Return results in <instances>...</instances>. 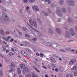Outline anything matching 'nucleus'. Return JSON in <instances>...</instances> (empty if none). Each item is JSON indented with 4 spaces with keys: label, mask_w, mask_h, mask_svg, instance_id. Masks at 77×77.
Instances as JSON below:
<instances>
[{
    "label": "nucleus",
    "mask_w": 77,
    "mask_h": 77,
    "mask_svg": "<svg viewBox=\"0 0 77 77\" xmlns=\"http://www.w3.org/2000/svg\"><path fill=\"white\" fill-rule=\"evenodd\" d=\"M32 77H38V76L36 75L35 73H33L32 75Z\"/></svg>",
    "instance_id": "obj_27"
},
{
    "label": "nucleus",
    "mask_w": 77,
    "mask_h": 77,
    "mask_svg": "<svg viewBox=\"0 0 77 77\" xmlns=\"http://www.w3.org/2000/svg\"><path fill=\"white\" fill-rule=\"evenodd\" d=\"M24 66H25L24 64H22L20 65V67L21 69H23V68L24 67Z\"/></svg>",
    "instance_id": "obj_19"
},
{
    "label": "nucleus",
    "mask_w": 77,
    "mask_h": 77,
    "mask_svg": "<svg viewBox=\"0 0 77 77\" xmlns=\"http://www.w3.org/2000/svg\"><path fill=\"white\" fill-rule=\"evenodd\" d=\"M33 68L34 69H35V70L37 72H40V71H39V70H38V69H37L35 67V66H33Z\"/></svg>",
    "instance_id": "obj_30"
},
{
    "label": "nucleus",
    "mask_w": 77,
    "mask_h": 77,
    "mask_svg": "<svg viewBox=\"0 0 77 77\" xmlns=\"http://www.w3.org/2000/svg\"><path fill=\"white\" fill-rule=\"evenodd\" d=\"M48 33L49 35H51L54 34V32H53V29H52L50 28L49 29Z\"/></svg>",
    "instance_id": "obj_11"
},
{
    "label": "nucleus",
    "mask_w": 77,
    "mask_h": 77,
    "mask_svg": "<svg viewBox=\"0 0 77 77\" xmlns=\"http://www.w3.org/2000/svg\"><path fill=\"white\" fill-rule=\"evenodd\" d=\"M32 41H36V38H34L32 39Z\"/></svg>",
    "instance_id": "obj_45"
},
{
    "label": "nucleus",
    "mask_w": 77,
    "mask_h": 77,
    "mask_svg": "<svg viewBox=\"0 0 77 77\" xmlns=\"http://www.w3.org/2000/svg\"><path fill=\"white\" fill-rule=\"evenodd\" d=\"M23 30H24V31H26V32H28L29 31L27 28H25L24 27H23Z\"/></svg>",
    "instance_id": "obj_29"
},
{
    "label": "nucleus",
    "mask_w": 77,
    "mask_h": 77,
    "mask_svg": "<svg viewBox=\"0 0 77 77\" xmlns=\"http://www.w3.org/2000/svg\"><path fill=\"white\" fill-rule=\"evenodd\" d=\"M45 45H46L47 46H48V42H45L44 43Z\"/></svg>",
    "instance_id": "obj_37"
},
{
    "label": "nucleus",
    "mask_w": 77,
    "mask_h": 77,
    "mask_svg": "<svg viewBox=\"0 0 77 77\" xmlns=\"http://www.w3.org/2000/svg\"><path fill=\"white\" fill-rule=\"evenodd\" d=\"M12 41H14V39L13 38H11L10 40V42H12Z\"/></svg>",
    "instance_id": "obj_57"
},
{
    "label": "nucleus",
    "mask_w": 77,
    "mask_h": 77,
    "mask_svg": "<svg viewBox=\"0 0 77 77\" xmlns=\"http://www.w3.org/2000/svg\"><path fill=\"white\" fill-rule=\"evenodd\" d=\"M0 43H1V44H3V42L2 41V40L1 39H0Z\"/></svg>",
    "instance_id": "obj_56"
},
{
    "label": "nucleus",
    "mask_w": 77,
    "mask_h": 77,
    "mask_svg": "<svg viewBox=\"0 0 77 77\" xmlns=\"http://www.w3.org/2000/svg\"><path fill=\"white\" fill-rule=\"evenodd\" d=\"M54 6H55V4L54 3H52V4L51 5V7L53 8V7H54Z\"/></svg>",
    "instance_id": "obj_43"
},
{
    "label": "nucleus",
    "mask_w": 77,
    "mask_h": 77,
    "mask_svg": "<svg viewBox=\"0 0 77 77\" xmlns=\"http://www.w3.org/2000/svg\"><path fill=\"white\" fill-rule=\"evenodd\" d=\"M10 68H11V69L9 71L11 72L13 71H14V69L15 68V64L14 63V62H12L11 63V65L10 66Z\"/></svg>",
    "instance_id": "obj_6"
},
{
    "label": "nucleus",
    "mask_w": 77,
    "mask_h": 77,
    "mask_svg": "<svg viewBox=\"0 0 77 77\" xmlns=\"http://www.w3.org/2000/svg\"><path fill=\"white\" fill-rule=\"evenodd\" d=\"M62 10L63 12H65L66 11V9L65 8H62Z\"/></svg>",
    "instance_id": "obj_41"
},
{
    "label": "nucleus",
    "mask_w": 77,
    "mask_h": 77,
    "mask_svg": "<svg viewBox=\"0 0 77 77\" xmlns=\"http://www.w3.org/2000/svg\"><path fill=\"white\" fill-rule=\"evenodd\" d=\"M76 69H77V67L76 66H74L72 69V70H73V71H74L75 70H76Z\"/></svg>",
    "instance_id": "obj_23"
},
{
    "label": "nucleus",
    "mask_w": 77,
    "mask_h": 77,
    "mask_svg": "<svg viewBox=\"0 0 77 77\" xmlns=\"http://www.w3.org/2000/svg\"><path fill=\"white\" fill-rule=\"evenodd\" d=\"M48 12L50 14H51V10H50V9H48Z\"/></svg>",
    "instance_id": "obj_47"
},
{
    "label": "nucleus",
    "mask_w": 77,
    "mask_h": 77,
    "mask_svg": "<svg viewBox=\"0 0 77 77\" xmlns=\"http://www.w3.org/2000/svg\"><path fill=\"white\" fill-rule=\"evenodd\" d=\"M28 24V26H29V27H31V28L32 29H33V30H35V31H36V32H38V33H39V32H38V31L36 30V29H35L34 28H33V27H32L30 26V25H29V24Z\"/></svg>",
    "instance_id": "obj_28"
},
{
    "label": "nucleus",
    "mask_w": 77,
    "mask_h": 77,
    "mask_svg": "<svg viewBox=\"0 0 77 77\" xmlns=\"http://www.w3.org/2000/svg\"><path fill=\"white\" fill-rule=\"evenodd\" d=\"M50 59L51 62H54V63H56V60L54 58H53V57H50Z\"/></svg>",
    "instance_id": "obj_18"
},
{
    "label": "nucleus",
    "mask_w": 77,
    "mask_h": 77,
    "mask_svg": "<svg viewBox=\"0 0 77 77\" xmlns=\"http://www.w3.org/2000/svg\"><path fill=\"white\" fill-rule=\"evenodd\" d=\"M42 67L44 68H45V69H47V67H46L45 66H43Z\"/></svg>",
    "instance_id": "obj_61"
},
{
    "label": "nucleus",
    "mask_w": 77,
    "mask_h": 77,
    "mask_svg": "<svg viewBox=\"0 0 77 77\" xmlns=\"http://www.w3.org/2000/svg\"><path fill=\"white\" fill-rule=\"evenodd\" d=\"M28 44H29V43L28 42H22V44H20V45L21 46H27Z\"/></svg>",
    "instance_id": "obj_12"
},
{
    "label": "nucleus",
    "mask_w": 77,
    "mask_h": 77,
    "mask_svg": "<svg viewBox=\"0 0 77 77\" xmlns=\"http://www.w3.org/2000/svg\"><path fill=\"white\" fill-rule=\"evenodd\" d=\"M26 10L27 11L28 13H30V11H29V9H30V8L29 7H26Z\"/></svg>",
    "instance_id": "obj_20"
},
{
    "label": "nucleus",
    "mask_w": 77,
    "mask_h": 77,
    "mask_svg": "<svg viewBox=\"0 0 77 77\" xmlns=\"http://www.w3.org/2000/svg\"><path fill=\"white\" fill-rule=\"evenodd\" d=\"M64 1L63 0H59V2L60 4L62 5L63 4Z\"/></svg>",
    "instance_id": "obj_21"
},
{
    "label": "nucleus",
    "mask_w": 77,
    "mask_h": 77,
    "mask_svg": "<svg viewBox=\"0 0 77 77\" xmlns=\"http://www.w3.org/2000/svg\"><path fill=\"white\" fill-rule=\"evenodd\" d=\"M11 36H8L7 38V39H11Z\"/></svg>",
    "instance_id": "obj_52"
},
{
    "label": "nucleus",
    "mask_w": 77,
    "mask_h": 77,
    "mask_svg": "<svg viewBox=\"0 0 77 77\" xmlns=\"http://www.w3.org/2000/svg\"><path fill=\"white\" fill-rule=\"evenodd\" d=\"M65 36L66 38H69L70 37V33H69L68 31L66 32Z\"/></svg>",
    "instance_id": "obj_9"
},
{
    "label": "nucleus",
    "mask_w": 77,
    "mask_h": 77,
    "mask_svg": "<svg viewBox=\"0 0 77 77\" xmlns=\"http://www.w3.org/2000/svg\"><path fill=\"white\" fill-rule=\"evenodd\" d=\"M74 76H77V70L75 71L74 73Z\"/></svg>",
    "instance_id": "obj_34"
},
{
    "label": "nucleus",
    "mask_w": 77,
    "mask_h": 77,
    "mask_svg": "<svg viewBox=\"0 0 77 77\" xmlns=\"http://www.w3.org/2000/svg\"><path fill=\"white\" fill-rule=\"evenodd\" d=\"M56 13L57 15L59 16V17H62L63 15L62 13V11H61L60 10V8L59 7H58L57 8Z\"/></svg>",
    "instance_id": "obj_3"
},
{
    "label": "nucleus",
    "mask_w": 77,
    "mask_h": 77,
    "mask_svg": "<svg viewBox=\"0 0 77 77\" xmlns=\"http://www.w3.org/2000/svg\"><path fill=\"white\" fill-rule=\"evenodd\" d=\"M25 77H31V74H29L26 75H25Z\"/></svg>",
    "instance_id": "obj_31"
},
{
    "label": "nucleus",
    "mask_w": 77,
    "mask_h": 77,
    "mask_svg": "<svg viewBox=\"0 0 77 77\" xmlns=\"http://www.w3.org/2000/svg\"><path fill=\"white\" fill-rule=\"evenodd\" d=\"M9 51L8 49L6 51V53H9Z\"/></svg>",
    "instance_id": "obj_54"
},
{
    "label": "nucleus",
    "mask_w": 77,
    "mask_h": 77,
    "mask_svg": "<svg viewBox=\"0 0 77 77\" xmlns=\"http://www.w3.org/2000/svg\"><path fill=\"white\" fill-rule=\"evenodd\" d=\"M25 50L27 52L29 53H32V51L28 48H25Z\"/></svg>",
    "instance_id": "obj_16"
},
{
    "label": "nucleus",
    "mask_w": 77,
    "mask_h": 77,
    "mask_svg": "<svg viewBox=\"0 0 77 77\" xmlns=\"http://www.w3.org/2000/svg\"><path fill=\"white\" fill-rule=\"evenodd\" d=\"M3 38L4 39V40H5V41H9V39L4 37H3Z\"/></svg>",
    "instance_id": "obj_33"
},
{
    "label": "nucleus",
    "mask_w": 77,
    "mask_h": 77,
    "mask_svg": "<svg viewBox=\"0 0 77 77\" xmlns=\"http://www.w3.org/2000/svg\"><path fill=\"white\" fill-rule=\"evenodd\" d=\"M11 51H14V48H11Z\"/></svg>",
    "instance_id": "obj_62"
},
{
    "label": "nucleus",
    "mask_w": 77,
    "mask_h": 77,
    "mask_svg": "<svg viewBox=\"0 0 77 77\" xmlns=\"http://www.w3.org/2000/svg\"><path fill=\"white\" fill-rule=\"evenodd\" d=\"M77 62V60L75 58L71 60L69 62V65H74Z\"/></svg>",
    "instance_id": "obj_5"
},
{
    "label": "nucleus",
    "mask_w": 77,
    "mask_h": 77,
    "mask_svg": "<svg viewBox=\"0 0 77 77\" xmlns=\"http://www.w3.org/2000/svg\"><path fill=\"white\" fill-rule=\"evenodd\" d=\"M25 36L26 37H28L29 38H30V36L29 35H27V34H26L25 35Z\"/></svg>",
    "instance_id": "obj_46"
},
{
    "label": "nucleus",
    "mask_w": 77,
    "mask_h": 77,
    "mask_svg": "<svg viewBox=\"0 0 77 77\" xmlns=\"http://www.w3.org/2000/svg\"><path fill=\"white\" fill-rule=\"evenodd\" d=\"M23 2L24 3H27L28 2V0H24L23 1Z\"/></svg>",
    "instance_id": "obj_42"
},
{
    "label": "nucleus",
    "mask_w": 77,
    "mask_h": 77,
    "mask_svg": "<svg viewBox=\"0 0 77 77\" xmlns=\"http://www.w3.org/2000/svg\"><path fill=\"white\" fill-rule=\"evenodd\" d=\"M33 23L35 27H37V23H36V20L35 19L33 20Z\"/></svg>",
    "instance_id": "obj_15"
},
{
    "label": "nucleus",
    "mask_w": 77,
    "mask_h": 77,
    "mask_svg": "<svg viewBox=\"0 0 77 77\" xmlns=\"http://www.w3.org/2000/svg\"><path fill=\"white\" fill-rule=\"evenodd\" d=\"M44 14L45 16H47L48 15V14L46 12H45Z\"/></svg>",
    "instance_id": "obj_49"
},
{
    "label": "nucleus",
    "mask_w": 77,
    "mask_h": 77,
    "mask_svg": "<svg viewBox=\"0 0 77 77\" xmlns=\"http://www.w3.org/2000/svg\"><path fill=\"white\" fill-rule=\"evenodd\" d=\"M2 71L1 70H0V74H1L0 75V76H2Z\"/></svg>",
    "instance_id": "obj_55"
},
{
    "label": "nucleus",
    "mask_w": 77,
    "mask_h": 77,
    "mask_svg": "<svg viewBox=\"0 0 77 77\" xmlns=\"http://www.w3.org/2000/svg\"><path fill=\"white\" fill-rule=\"evenodd\" d=\"M0 33L2 35H5V32L2 29H1L0 31Z\"/></svg>",
    "instance_id": "obj_24"
},
{
    "label": "nucleus",
    "mask_w": 77,
    "mask_h": 77,
    "mask_svg": "<svg viewBox=\"0 0 77 77\" xmlns=\"http://www.w3.org/2000/svg\"><path fill=\"white\" fill-rule=\"evenodd\" d=\"M17 72L19 74H21V70L20 69V68H17Z\"/></svg>",
    "instance_id": "obj_17"
},
{
    "label": "nucleus",
    "mask_w": 77,
    "mask_h": 77,
    "mask_svg": "<svg viewBox=\"0 0 77 77\" xmlns=\"http://www.w3.org/2000/svg\"><path fill=\"white\" fill-rule=\"evenodd\" d=\"M68 21L70 22V23H73V21L71 19V18H69L68 19Z\"/></svg>",
    "instance_id": "obj_25"
},
{
    "label": "nucleus",
    "mask_w": 77,
    "mask_h": 77,
    "mask_svg": "<svg viewBox=\"0 0 77 77\" xmlns=\"http://www.w3.org/2000/svg\"><path fill=\"white\" fill-rule=\"evenodd\" d=\"M14 55V53L12 52H9L8 54V56H11Z\"/></svg>",
    "instance_id": "obj_26"
},
{
    "label": "nucleus",
    "mask_w": 77,
    "mask_h": 77,
    "mask_svg": "<svg viewBox=\"0 0 77 77\" xmlns=\"http://www.w3.org/2000/svg\"><path fill=\"white\" fill-rule=\"evenodd\" d=\"M51 66L52 67H53V68H56V65H55V64H53L51 65Z\"/></svg>",
    "instance_id": "obj_39"
},
{
    "label": "nucleus",
    "mask_w": 77,
    "mask_h": 77,
    "mask_svg": "<svg viewBox=\"0 0 77 77\" xmlns=\"http://www.w3.org/2000/svg\"><path fill=\"white\" fill-rule=\"evenodd\" d=\"M45 77H48V75H45Z\"/></svg>",
    "instance_id": "obj_64"
},
{
    "label": "nucleus",
    "mask_w": 77,
    "mask_h": 77,
    "mask_svg": "<svg viewBox=\"0 0 77 77\" xmlns=\"http://www.w3.org/2000/svg\"><path fill=\"white\" fill-rule=\"evenodd\" d=\"M40 57H44V54L42 53H41L40 54Z\"/></svg>",
    "instance_id": "obj_38"
},
{
    "label": "nucleus",
    "mask_w": 77,
    "mask_h": 77,
    "mask_svg": "<svg viewBox=\"0 0 77 77\" xmlns=\"http://www.w3.org/2000/svg\"><path fill=\"white\" fill-rule=\"evenodd\" d=\"M75 30H76V31H77V26H75Z\"/></svg>",
    "instance_id": "obj_59"
},
{
    "label": "nucleus",
    "mask_w": 77,
    "mask_h": 77,
    "mask_svg": "<svg viewBox=\"0 0 77 77\" xmlns=\"http://www.w3.org/2000/svg\"><path fill=\"white\" fill-rule=\"evenodd\" d=\"M2 47L3 48V51H6V47H5V46L3 45L2 46Z\"/></svg>",
    "instance_id": "obj_32"
},
{
    "label": "nucleus",
    "mask_w": 77,
    "mask_h": 77,
    "mask_svg": "<svg viewBox=\"0 0 77 77\" xmlns=\"http://www.w3.org/2000/svg\"><path fill=\"white\" fill-rule=\"evenodd\" d=\"M70 32L72 36H74V35H75V33L74 32V31L72 28L70 29Z\"/></svg>",
    "instance_id": "obj_10"
},
{
    "label": "nucleus",
    "mask_w": 77,
    "mask_h": 77,
    "mask_svg": "<svg viewBox=\"0 0 77 77\" xmlns=\"http://www.w3.org/2000/svg\"><path fill=\"white\" fill-rule=\"evenodd\" d=\"M14 52H15V53H16V54H18V51H17V50L16 49H15L14 51Z\"/></svg>",
    "instance_id": "obj_40"
},
{
    "label": "nucleus",
    "mask_w": 77,
    "mask_h": 77,
    "mask_svg": "<svg viewBox=\"0 0 77 77\" xmlns=\"http://www.w3.org/2000/svg\"><path fill=\"white\" fill-rule=\"evenodd\" d=\"M66 51H70V50H71V48H68L66 49Z\"/></svg>",
    "instance_id": "obj_35"
},
{
    "label": "nucleus",
    "mask_w": 77,
    "mask_h": 77,
    "mask_svg": "<svg viewBox=\"0 0 77 77\" xmlns=\"http://www.w3.org/2000/svg\"><path fill=\"white\" fill-rule=\"evenodd\" d=\"M48 44L49 47H51V48L54 49V50H57V48H56V45H57V47H60V45H59V44L57 43L56 42H54L52 44L50 42H48Z\"/></svg>",
    "instance_id": "obj_1"
},
{
    "label": "nucleus",
    "mask_w": 77,
    "mask_h": 77,
    "mask_svg": "<svg viewBox=\"0 0 77 77\" xmlns=\"http://www.w3.org/2000/svg\"><path fill=\"white\" fill-rule=\"evenodd\" d=\"M37 20H38V21L39 23L40 24H41V20H40V19H37Z\"/></svg>",
    "instance_id": "obj_50"
},
{
    "label": "nucleus",
    "mask_w": 77,
    "mask_h": 77,
    "mask_svg": "<svg viewBox=\"0 0 77 77\" xmlns=\"http://www.w3.org/2000/svg\"><path fill=\"white\" fill-rule=\"evenodd\" d=\"M66 2L68 5L71 6H73L75 5L74 2L72 1V0H66Z\"/></svg>",
    "instance_id": "obj_2"
},
{
    "label": "nucleus",
    "mask_w": 77,
    "mask_h": 77,
    "mask_svg": "<svg viewBox=\"0 0 77 77\" xmlns=\"http://www.w3.org/2000/svg\"><path fill=\"white\" fill-rule=\"evenodd\" d=\"M0 8H1L2 9H4V8H3V7L1 5L0 6Z\"/></svg>",
    "instance_id": "obj_58"
},
{
    "label": "nucleus",
    "mask_w": 77,
    "mask_h": 77,
    "mask_svg": "<svg viewBox=\"0 0 77 77\" xmlns=\"http://www.w3.org/2000/svg\"><path fill=\"white\" fill-rule=\"evenodd\" d=\"M22 54L24 56H28L29 55L26 53H25V51H21Z\"/></svg>",
    "instance_id": "obj_13"
},
{
    "label": "nucleus",
    "mask_w": 77,
    "mask_h": 77,
    "mask_svg": "<svg viewBox=\"0 0 77 77\" xmlns=\"http://www.w3.org/2000/svg\"><path fill=\"white\" fill-rule=\"evenodd\" d=\"M30 71V69L26 67H25L23 70V72H29Z\"/></svg>",
    "instance_id": "obj_7"
},
{
    "label": "nucleus",
    "mask_w": 77,
    "mask_h": 77,
    "mask_svg": "<svg viewBox=\"0 0 77 77\" xmlns=\"http://www.w3.org/2000/svg\"><path fill=\"white\" fill-rule=\"evenodd\" d=\"M56 31L58 34H61L62 33V31L59 28H57L56 29Z\"/></svg>",
    "instance_id": "obj_14"
},
{
    "label": "nucleus",
    "mask_w": 77,
    "mask_h": 77,
    "mask_svg": "<svg viewBox=\"0 0 77 77\" xmlns=\"http://www.w3.org/2000/svg\"><path fill=\"white\" fill-rule=\"evenodd\" d=\"M68 11L69 12H71V8H68Z\"/></svg>",
    "instance_id": "obj_44"
},
{
    "label": "nucleus",
    "mask_w": 77,
    "mask_h": 77,
    "mask_svg": "<svg viewBox=\"0 0 77 77\" xmlns=\"http://www.w3.org/2000/svg\"><path fill=\"white\" fill-rule=\"evenodd\" d=\"M36 55L37 56H39V54L38 53V52H37L36 53Z\"/></svg>",
    "instance_id": "obj_60"
},
{
    "label": "nucleus",
    "mask_w": 77,
    "mask_h": 77,
    "mask_svg": "<svg viewBox=\"0 0 77 77\" xmlns=\"http://www.w3.org/2000/svg\"><path fill=\"white\" fill-rule=\"evenodd\" d=\"M32 8L33 10H34V11H39V9L38 7L36 6H33L32 7Z\"/></svg>",
    "instance_id": "obj_8"
},
{
    "label": "nucleus",
    "mask_w": 77,
    "mask_h": 77,
    "mask_svg": "<svg viewBox=\"0 0 77 77\" xmlns=\"http://www.w3.org/2000/svg\"><path fill=\"white\" fill-rule=\"evenodd\" d=\"M2 16L3 17H5L4 18L8 22L10 21L9 18L8 17V16H7L6 14L4 12H3L2 13Z\"/></svg>",
    "instance_id": "obj_4"
},
{
    "label": "nucleus",
    "mask_w": 77,
    "mask_h": 77,
    "mask_svg": "<svg viewBox=\"0 0 77 77\" xmlns=\"http://www.w3.org/2000/svg\"><path fill=\"white\" fill-rule=\"evenodd\" d=\"M57 21L59 22H60L61 21V19L60 18H58Z\"/></svg>",
    "instance_id": "obj_48"
},
{
    "label": "nucleus",
    "mask_w": 77,
    "mask_h": 77,
    "mask_svg": "<svg viewBox=\"0 0 77 77\" xmlns=\"http://www.w3.org/2000/svg\"><path fill=\"white\" fill-rule=\"evenodd\" d=\"M29 1L30 3H33V2H35V0H29Z\"/></svg>",
    "instance_id": "obj_36"
},
{
    "label": "nucleus",
    "mask_w": 77,
    "mask_h": 77,
    "mask_svg": "<svg viewBox=\"0 0 77 77\" xmlns=\"http://www.w3.org/2000/svg\"><path fill=\"white\" fill-rule=\"evenodd\" d=\"M3 42H4V44H5V45L7 44V42H6L5 41H3Z\"/></svg>",
    "instance_id": "obj_63"
},
{
    "label": "nucleus",
    "mask_w": 77,
    "mask_h": 77,
    "mask_svg": "<svg viewBox=\"0 0 77 77\" xmlns=\"http://www.w3.org/2000/svg\"><path fill=\"white\" fill-rule=\"evenodd\" d=\"M29 22L31 26H33V20H32V19H30L29 20Z\"/></svg>",
    "instance_id": "obj_22"
},
{
    "label": "nucleus",
    "mask_w": 77,
    "mask_h": 77,
    "mask_svg": "<svg viewBox=\"0 0 77 77\" xmlns=\"http://www.w3.org/2000/svg\"><path fill=\"white\" fill-rule=\"evenodd\" d=\"M58 75L59 77H62V75L60 74H59Z\"/></svg>",
    "instance_id": "obj_51"
},
{
    "label": "nucleus",
    "mask_w": 77,
    "mask_h": 77,
    "mask_svg": "<svg viewBox=\"0 0 77 77\" xmlns=\"http://www.w3.org/2000/svg\"><path fill=\"white\" fill-rule=\"evenodd\" d=\"M55 71H56V72H58V71H59V69L57 68L55 69Z\"/></svg>",
    "instance_id": "obj_53"
}]
</instances>
